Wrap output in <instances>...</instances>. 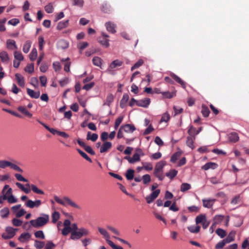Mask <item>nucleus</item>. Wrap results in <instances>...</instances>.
<instances>
[{
    "label": "nucleus",
    "instance_id": "1",
    "mask_svg": "<svg viewBox=\"0 0 249 249\" xmlns=\"http://www.w3.org/2000/svg\"><path fill=\"white\" fill-rule=\"evenodd\" d=\"M42 216L37 217L36 220H31L30 221L31 225L34 228H39L45 225L49 220L48 214L42 213Z\"/></svg>",
    "mask_w": 249,
    "mask_h": 249
},
{
    "label": "nucleus",
    "instance_id": "2",
    "mask_svg": "<svg viewBox=\"0 0 249 249\" xmlns=\"http://www.w3.org/2000/svg\"><path fill=\"white\" fill-rule=\"evenodd\" d=\"M166 164L165 161H160L156 164L154 169V175L160 181L163 180L164 178L163 175V168Z\"/></svg>",
    "mask_w": 249,
    "mask_h": 249
},
{
    "label": "nucleus",
    "instance_id": "3",
    "mask_svg": "<svg viewBox=\"0 0 249 249\" xmlns=\"http://www.w3.org/2000/svg\"><path fill=\"white\" fill-rule=\"evenodd\" d=\"M54 199L58 203L63 205L66 206L67 204L76 209H80V207L76 204L74 202L72 201L69 197L65 196L63 199L60 198L57 196H54Z\"/></svg>",
    "mask_w": 249,
    "mask_h": 249
},
{
    "label": "nucleus",
    "instance_id": "4",
    "mask_svg": "<svg viewBox=\"0 0 249 249\" xmlns=\"http://www.w3.org/2000/svg\"><path fill=\"white\" fill-rule=\"evenodd\" d=\"M89 233L88 230L84 228H81L78 230L72 231L71 233L70 239L72 240H78L83 236L88 235Z\"/></svg>",
    "mask_w": 249,
    "mask_h": 249
},
{
    "label": "nucleus",
    "instance_id": "5",
    "mask_svg": "<svg viewBox=\"0 0 249 249\" xmlns=\"http://www.w3.org/2000/svg\"><path fill=\"white\" fill-rule=\"evenodd\" d=\"M7 167H10L14 170L20 173H23V172L21 168L13 163L5 160H0V168L4 169Z\"/></svg>",
    "mask_w": 249,
    "mask_h": 249
},
{
    "label": "nucleus",
    "instance_id": "6",
    "mask_svg": "<svg viewBox=\"0 0 249 249\" xmlns=\"http://www.w3.org/2000/svg\"><path fill=\"white\" fill-rule=\"evenodd\" d=\"M195 221L196 224H201L204 229H206L210 224V221L207 220L205 214L197 215L196 217Z\"/></svg>",
    "mask_w": 249,
    "mask_h": 249
},
{
    "label": "nucleus",
    "instance_id": "7",
    "mask_svg": "<svg viewBox=\"0 0 249 249\" xmlns=\"http://www.w3.org/2000/svg\"><path fill=\"white\" fill-rule=\"evenodd\" d=\"M17 230L11 227H8L5 229L6 232L2 233V237L4 239H11L15 236Z\"/></svg>",
    "mask_w": 249,
    "mask_h": 249
},
{
    "label": "nucleus",
    "instance_id": "8",
    "mask_svg": "<svg viewBox=\"0 0 249 249\" xmlns=\"http://www.w3.org/2000/svg\"><path fill=\"white\" fill-rule=\"evenodd\" d=\"M109 36L104 33H102V36L98 38L99 42L103 46L107 48L109 46V40L107 38Z\"/></svg>",
    "mask_w": 249,
    "mask_h": 249
},
{
    "label": "nucleus",
    "instance_id": "9",
    "mask_svg": "<svg viewBox=\"0 0 249 249\" xmlns=\"http://www.w3.org/2000/svg\"><path fill=\"white\" fill-rule=\"evenodd\" d=\"M160 193L159 189L154 191L150 196L146 197V200L147 203L150 204L152 203L159 196Z\"/></svg>",
    "mask_w": 249,
    "mask_h": 249
},
{
    "label": "nucleus",
    "instance_id": "10",
    "mask_svg": "<svg viewBox=\"0 0 249 249\" xmlns=\"http://www.w3.org/2000/svg\"><path fill=\"white\" fill-rule=\"evenodd\" d=\"M41 204V201L40 200H36L33 201L31 200H28L26 202V206L30 208L34 207H38Z\"/></svg>",
    "mask_w": 249,
    "mask_h": 249
},
{
    "label": "nucleus",
    "instance_id": "11",
    "mask_svg": "<svg viewBox=\"0 0 249 249\" xmlns=\"http://www.w3.org/2000/svg\"><path fill=\"white\" fill-rule=\"evenodd\" d=\"M150 103V99L146 98L143 99L139 100L137 101V106L143 107H147Z\"/></svg>",
    "mask_w": 249,
    "mask_h": 249
},
{
    "label": "nucleus",
    "instance_id": "12",
    "mask_svg": "<svg viewBox=\"0 0 249 249\" xmlns=\"http://www.w3.org/2000/svg\"><path fill=\"white\" fill-rule=\"evenodd\" d=\"M203 206L205 208H211L216 201L215 199H203L202 200Z\"/></svg>",
    "mask_w": 249,
    "mask_h": 249
},
{
    "label": "nucleus",
    "instance_id": "13",
    "mask_svg": "<svg viewBox=\"0 0 249 249\" xmlns=\"http://www.w3.org/2000/svg\"><path fill=\"white\" fill-rule=\"evenodd\" d=\"M112 147V143L109 142H105L101 145L100 152L101 153L107 152Z\"/></svg>",
    "mask_w": 249,
    "mask_h": 249
},
{
    "label": "nucleus",
    "instance_id": "14",
    "mask_svg": "<svg viewBox=\"0 0 249 249\" xmlns=\"http://www.w3.org/2000/svg\"><path fill=\"white\" fill-rule=\"evenodd\" d=\"M107 31L112 34L116 33V25L111 22H107L105 24Z\"/></svg>",
    "mask_w": 249,
    "mask_h": 249
},
{
    "label": "nucleus",
    "instance_id": "15",
    "mask_svg": "<svg viewBox=\"0 0 249 249\" xmlns=\"http://www.w3.org/2000/svg\"><path fill=\"white\" fill-rule=\"evenodd\" d=\"M6 47L9 50H17L18 47L16 45V41L12 39H7L6 41Z\"/></svg>",
    "mask_w": 249,
    "mask_h": 249
},
{
    "label": "nucleus",
    "instance_id": "16",
    "mask_svg": "<svg viewBox=\"0 0 249 249\" xmlns=\"http://www.w3.org/2000/svg\"><path fill=\"white\" fill-rule=\"evenodd\" d=\"M31 237V235L29 232H24L20 234L18 237V240L21 242H25L28 241Z\"/></svg>",
    "mask_w": 249,
    "mask_h": 249
},
{
    "label": "nucleus",
    "instance_id": "17",
    "mask_svg": "<svg viewBox=\"0 0 249 249\" xmlns=\"http://www.w3.org/2000/svg\"><path fill=\"white\" fill-rule=\"evenodd\" d=\"M27 94L32 98L34 99H37L40 96V91H35L34 90L30 89H27Z\"/></svg>",
    "mask_w": 249,
    "mask_h": 249
},
{
    "label": "nucleus",
    "instance_id": "18",
    "mask_svg": "<svg viewBox=\"0 0 249 249\" xmlns=\"http://www.w3.org/2000/svg\"><path fill=\"white\" fill-rule=\"evenodd\" d=\"M121 128L126 132H133L136 130V128L134 125L131 124H126L121 126Z\"/></svg>",
    "mask_w": 249,
    "mask_h": 249
},
{
    "label": "nucleus",
    "instance_id": "19",
    "mask_svg": "<svg viewBox=\"0 0 249 249\" xmlns=\"http://www.w3.org/2000/svg\"><path fill=\"white\" fill-rule=\"evenodd\" d=\"M15 77L19 86L23 87L25 85L24 78L19 73H16Z\"/></svg>",
    "mask_w": 249,
    "mask_h": 249
},
{
    "label": "nucleus",
    "instance_id": "20",
    "mask_svg": "<svg viewBox=\"0 0 249 249\" xmlns=\"http://www.w3.org/2000/svg\"><path fill=\"white\" fill-rule=\"evenodd\" d=\"M170 76L173 79H174V80H175L183 88L185 89V83L183 80H182L178 76L174 73L171 74Z\"/></svg>",
    "mask_w": 249,
    "mask_h": 249
},
{
    "label": "nucleus",
    "instance_id": "21",
    "mask_svg": "<svg viewBox=\"0 0 249 249\" xmlns=\"http://www.w3.org/2000/svg\"><path fill=\"white\" fill-rule=\"evenodd\" d=\"M195 139V136H188L187 137L186 144L192 149H193L195 148L194 142Z\"/></svg>",
    "mask_w": 249,
    "mask_h": 249
},
{
    "label": "nucleus",
    "instance_id": "22",
    "mask_svg": "<svg viewBox=\"0 0 249 249\" xmlns=\"http://www.w3.org/2000/svg\"><path fill=\"white\" fill-rule=\"evenodd\" d=\"M217 166V165L215 163L209 162L202 166L201 168L204 170H207L209 169H214Z\"/></svg>",
    "mask_w": 249,
    "mask_h": 249
},
{
    "label": "nucleus",
    "instance_id": "23",
    "mask_svg": "<svg viewBox=\"0 0 249 249\" xmlns=\"http://www.w3.org/2000/svg\"><path fill=\"white\" fill-rule=\"evenodd\" d=\"M235 233V231H231L229 233L227 237L224 239V241L226 243V244L229 243L234 240Z\"/></svg>",
    "mask_w": 249,
    "mask_h": 249
},
{
    "label": "nucleus",
    "instance_id": "24",
    "mask_svg": "<svg viewBox=\"0 0 249 249\" xmlns=\"http://www.w3.org/2000/svg\"><path fill=\"white\" fill-rule=\"evenodd\" d=\"M57 46L59 49H65L69 47V43L67 41L61 39L58 41Z\"/></svg>",
    "mask_w": 249,
    "mask_h": 249
},
{
    "label": "nucleus",
    "instance_id": "25",
    "mask_svg": "<svg viewBox=\"0 0 249 249\" xmlns=\"http://www.w3.org/2000/svg\"><path fill=\"white\" fill-rule=\"evenodd\" d=\"M239 139L238 135L236 132H232L229 135V141L231 142L235 143L237 142L239 140Z\"/></svg>",
    "mask_w": 249,
    "mask_h": 249
},
{
    "label": "nucleus",
    "instance_id": "26",
    "mask_svg": "<svg viewBox=\"0 0 249 249\" xmlns=\"http://www.w3.org/2000/svg\"><path fill=\"white\" fill-rule=\"evenodd\" d=\"M182 154V152L181 151L175 152L171 158V162L175 163L177 160L181 157Z\"/></svg>",
    "mask_w": 249,
    "mask_h": 249
},
{
    "label": "nucleus",
    "instance_id": "27",
    "mask_svg": "<svg viewBox=\"0 0 249 249\" xmlns=\"http://www.w3.org/2000/svg\"><path fill=\"white\" fill-rule=\"evenodd\" d=\"M9 213V210L7 207H5L0 211V215L2 218H7Z\"/></svg>",
    "mask_w": 249,
    "mask_h": 249
},
{
    "label": "nucleus",
    "instance_id": "28",
    "mask_svg": "<svg viewBox=\"0 0 249 249\" xmlns=\"http://www.w3.org/2000/svg\"><path fill=\"white\" fill-rule=\"evenodd\" d=\"M197 225L189 226L187 229L191 232L197 233L199 232L200 230V226Z\"/></svg>",
    "mask_w": 249,
    "mask_h": 249
},
{
    "label": "nucleus",
    "instance_id": "29",
    "mask_svg": "<svg viewBox=\"0 0 249 249\" xmlns=\"http://www.w3.org/2000/svg\"><path fill=\"white\" fill-rule=\"evenodd\" d=\"M26 186H28L29 187L30 186L29 184H26ZM31 187L32 190L34 193H35L37 194L43 195L44 194V192L42 190L39 189L35 185H34V184L31 185Z\"/></svg>",
    "mask_w": 249,
    "mask_h": 249
},
{
    "label": "nucleus",
    "instance_id": "30",
    "mask_svg": "<svg viewBox=\"0 0 249 249\" xmlns=\"http://www.w3.org/2000/svg\"><path fill=\"white\" fill-rule=\"evenodd\" d=\"M98 136L96 133L91 134V132L89 131L87 134V140H91L92 142H95L98 139Z\"/></svg>",
    "mask_w": 249,
    "mask_h": 249
},
{
    "label": "nucleus",
    "instance_id": "31",
    "mask_svg": "<svg viewBox=\"0 0 249 249\" xmlns=\"http://www.w3.org/2000/svg\"><path fill=\"white\" fill-rule=\"evenodd\" d=\"M69 20L59 22L57 26V29L59 30H61L66 27L69 25Z\"/></svg>",
    "mask_w": 249,
    "mask_h": 249
},
{
    "label": "nucleus",
    "instance_id": "32",
    "mask_svg": "<svg viewBox=\"0 0 249 249\" xmlns=\"http://www.w3.org/2000/svg\"><path fill=\"white\" fill-rule=\"evenodd\" d=\"M176 94V91L173 92L165 91L162 92V95L165 98L171 99L173 97L175 96Z\"/></svg>",
    "mask_w": 249,
    "mask_h": 249
},
{
    "label": "nucleus",
    "instance_id": "33",
    "mask_svg": "<svg viewBox=\"0 0 249 249\" xmlns=\"http://www.w3.org/2000/svg\"><path fill=\"white\" fill-rule=\"evenodd\" d=\"M135 171L133 169H128L125 174V177L127 180H131L134 178Z\"/></svg>",
    "mask_w": 249,
    "mask_h": 249
},
{
    "label": "nucleus",
    "instance_id": "34",
    "mask_svg": "<svg viewBox=\"0 0 249 249\" xmlns=\"http://www.w3.org/2000/svg\"><path fill=\"white\" fill-rule=\"evenodd\" d=\"M224 216L222 215H216L213 218V222L216 225L220 224L224 219Z\"/></svg>",
    "mask_w": 249,
    "mask_h": 249
},
{
    "label": "nucleus",
    "instance_id": "35",
    "mask_svg": "<svg viewBox=\"0 0 249 249\" xmlns=\"http://www.w3.org/2000/svg\"><path fill=\"white\" fill-rule=\"evenodd\" d=\"M201 113L204 117H207L209 116V114L210 113V111L209 108L204 105H202V109H201Z\"/></svg>",
    "mask_w": 249,
    "mask_h": 249
},
{
    "label": "nucleus",
    "instance_id": "36",
    "mask_svg": "<svg viewBox=\"0 0 249 249\" xmlns=\"http://www.w3.org/2000/svg\"><path fill=\"white\" fill-rule=\"evenodd\" d=\"M32 42L30 40H27L23 45V51L25 53H28L31 47Z\"/></svg>",
    "mask_w": 249,
    "mask_h": 249
},
{
    "label": "nucleus",
    "instance_id": "37",
    "mask_svg": "<svg viewBox=\"0 0 249 249\" xmlns=\"http://www.w3.org/2000/svg\"><path fill=\"white\" fill-rule=\"evenodd\" d=\"M114 100V96L112 94H109L106 98V101L104 103V106L107 105L108 106H109L110 104Z\"/></svg>",
    "mask_w": 249,
    "mask_h": 249
},
{
    "label": "nucleus",
    "instance_id": "38",
    "mask_svg": "<svg viewBox=\"0 0 249 249\" xmlns=\"http://www.w3.org/2000/svg\"><path fill=\"white\" fill-rule=\"evenodd\" d=\"M129 98V95L127 94H124L123 95V98L120 102V107L122 108H123L124 107L125 104L128 101Z\"/></svg>",
    "mask_w": 249,
    "mask_h": 249
},
{
    "label": "nucleus",
    "instance_id": "39",
    "mask_svg": "<svg viewBox=\"0 0 249 249\" xmlns=\"http://www.w3.org/2000/svg\"><path fill=\"white\" fill-rule=\"evenodd\" d=\"M178 171L175 169H171L169 172L166 173V176L172 179L175 177L177 176Z\"/></svg>",
    "mask_w": 249,
    "mask_h": 249
},
{
    "label": "nucleus",
    "instance_id": "40",
    "mask_svg": "<svg viewBox=\"0 0 249 249\" xmlns=\"http://www.w3.org/2000/svg\"><path fill=\"white\" fill-rule=\"evenodd\" d=\"M24 71L28 73H32L34 71V66L33 63H28L25 67Z\"/></svg>",
    "mask_w": 249,
    "mask_h": 249
},
{
    "label": "nucleus",
    "instance_id": "41",
    "mask_svg": "<svg viewBox=\"0 0 249 249\" xmlns=\"http://www.w3.org/2000/svg\"><path fill=\"white\" fill-rule=\"evenodd\" d=\"M101 10L105 13H109L111 11V7L107 3H104L102 5Z\"/></svg>",
    "mask_w": 249,
    "mask_h": 249
},
{
    "label": "nucleus",
    "instance_id": "42",
    "mask_svg": "<svg viewBox=\"0 0 249 249\" xmlns=\"http://www.w3.org/2000/svg\"><path fill=\"white\" fill-rule=\"evenodd\" d=\"M140 160V155L137 153H135L132 158H131L129 160V163H134L136 162L139 161Z\"/></svg>",
    "mask_w": 249,
    "mask_h": 249
},
{
    "label": "nucleus",
    "instance_id": "43",
    "mask_svg": "<svg viewBox=\"0 0 249 249\" xmlns=\"http://www.w3.org/2000/svg\"><path fill=\"white\" fill-rule=\"evenodd\" d=\"M60 218V214L59 212L54 211L52 215V222L55 223Z\"/></svg>",
    "mask_w": 249,
    "mask_h": 249
},
{
    "label": "nucleus",
    "instance_id": "44",
    "mask_svg": "<svg viewBox=\"0 0 249 249\" xmlns=\"http://www.w3.org/2000/svg\"><path fill=\"white\" fill-rule=\"evenodd\" d=\"M14 57L16 60H17L19 61L23 60L24 57H23V56L21 52H20L19 51H15L14 52Z\"/></svg>",
    "mask_w": 249,
    "mask_h": 249
},
{
    "label": "nucleus",
    "instance_id": "45",
    "mask_svg": "<svg viewBox=\"0 0 249 249\" xmlns=\"http://www.w3.org/2000/svg\"><path fill=\"white\" fill-rule=\"evenodd\" d=\"M37 52L36 48H33L30 54V59L31 61H34L37 57Z\"/></svg>",
    "mask_w": 249,
    "mask_h": 249
},
{
    "label": "nucleus",
    "instance_id": "46",
    "mask_svg": "<svg viewBox=\"0 0 249 249\" xmlns=\"http://www.w3.org/2000/svg\"><path fill=\"white\" fill-rule=\"evenodd\" d=\"M0 58L2 61H7L9 59L8 54L6 52L2 51L0 53Z\"/></svg>",
    "mask_w": 249,
    "mask_h": 249
},
{
    "label": "nucleus",
    "instance_id": "47",
    "mask_svg": "<svg viewBox=\"0 0 249 249\" xmlns=\"http://www.w3.org/2000/svg\"><path fill=\"white\" fill-rule=\"evenodd\" d=\"M77 151L79 153V154L85 159H86L87 160L89 161L90 163H91L92 160L88 156V155L85 153L84 152L82 151L81 150L79 149H77Z\"/></svg>",
    "mask_w": 249,
    "mask_h": 249
},
{
    "label": "nucleus",
    "instance_id": "48",
    "mask_svg": "<svg viewBox=\"0 0 249 249\" xmlns=\"http://www.w3.org/2000/svg\"><path fill=\"white\" fill-rule=\"evenodd\" d=\"M45 245V243L43 241L36 240L35 241L34 246L37 249H41Z\"/></svg>",
    "mask_w": 249,
    "mask_h": 249
},
{
    "label": "nucleus",
    "instance_id": "49",
    "mask_svg": "<svg viewBox=\"0 0 249 249\" xmlns=\"http://www.w3.org/2000/svg\"><path fill=\"white\" fill-rule=\"evenodd\" d=\"M215 233L222 238L226 235V231L220 228L217 229L215 231Z\"/></svg>",
    "mask_w": 249,
    "mask_h": 249
},
{
    "label": "nucleus",
    "instance_id": "50",
    "mask_svg": "<svg viewBox=\"0 0 249 249\" xmlns=\"http://www.w3.org/2000/svg\"><path fill=\"white\" fill-rule=\"evenodd\" d=\"M98 230L99 232L104 236L106 239L107 238H110L109 235L106 230L100 227H99Z\"/></svg>",
    "mask_w": 249,
    "mask_h": 249
},
{
    "label": "nucleus",
    "instance_id": "51",
    "mask_svg": "<svg viewBox=\"0 0 249 249\" xmlns=\"http://www.w3.org/2000/svg\"><path fill=\"white\" fill-rule=\"evenodd\" d=\"M191 188V185L190 184L187 183H183L181 185L180 191L182 192H184Z\"/></svg>",
    "mask_w": 249,
    "mask_h": 249
},
{
    "label": "nucleus",
    "instance_id": "52",
    "mask_svg": "<svg viewBox=\"0 0 249 249\" xmlns=\"http://www.w3.org/2000/svg\"><path fill=\"white\" fill-rule=\"evenodd\" d=\"M84 1L83 0H72V5L76 6L80 8L83 6Z\"/></svg>",
    "mask_w": 249,
    "mask_h": 249
},
{
    "label": "nucleus",
    "instance_id": "53",
    "mask_svg": "<svg viewBox=\"0 0 249 249\" xmlns=\"http://www.w3.org/2000/svg\"><path fill=\"white\" fill-rule=\"evenodd\" d=\"M143 169L146 171H151L153 169V165L150 162H142Z\"/></svg>",
    "mask_w": 249,
    "mask_h": 249
},
{
    "label": "nucleus",
    "instance_id": "54",
    "mask_svg": "<svg viewBox=\"0 0 249 249\" xmlns=\"http://www.w3.org/2000/svg\"><path fill=\"white\" fill-rule=\"evenodd\" d=\"M6 196V200H7L9 203H14L18 202V199L15 198L13 195H11L9 196Z\"/></svg>",
    "mask_w": 249,
    "mask_h": 249
},
{
    "label": "nucleus",
    "instance_id": "55",
    "mask_svg": "<svg viewBox=\"0 0 249 249\" xmlns=\"http://www.w3.org/2000/svg\"><path fill=\"white\" fill-rule=\"evenodd\" d=\"M35 236L37 238L45 239V235L42 231H38L35 232Z\"/></svg>",
    "mask_w": 249,
    "mask_h": 249
},
{
    "label": "nucleus",
    "instance_id": "56",
    "mask_svg": "<svg viewBox=\"0 0 249 249\" xmlns=\"http://www.w3.org/2000/svg\"><path fill=\"white\" fill-rule=\"evenodd\" d=\"M71 227H64L63 229L62 230V234L64 236L67 235L70 232L71 233Z\"/></svg>",
    "mask_w": 249,
    "mask_h": 249
},
{
    "label": "nucleus",
    "instance_id": "57",
    "mask_svg": "<svg viewBox=\"0 0 249 249\" xmlns=\"http://www.w3.org/2000/svg\"><path fill=\"white\" fill-rule=\"evenodd\" d=\"M12 224L14 226L18 227L22 225V221L18 218H13L12 220Z\"/></svg>",
    "mask_w": 249,
    "mask_h": 249
},
{
    "label": "nucleus",
    "instance_id": "58",
    "mask_svg": "<svg viewBox=\"0 0 249 249\" xmlns=\"http://www.w3.org/2000/svg\"><path fill=\"white\" fill-rule=\"evenodd\" d=\"M123 118V116H119L116 119L114 124V128L115 129H117L118 128L120 124L122 123Z\"/></svg>",
    "mask_w": 249,
    "mask_h": 249
},
{
    "label": "nucleus",
    "instance_id": "59",
    "mask_svg": "<svg viewBox=\"0 0 249 249\" xmlns=\"http://www.w3.org/2000/svg\"><path fill=\"white\" fill-rule=\"evenodd\" d=\"M142 179L144 184H147L151 181L150 176L148 174H146L142 177Z\"/></svg>",
    "mask_w": 249,
    "mask_h": 249
},
{
    "label": "nucleus",
    "instance_id": "60",
    "mask_svg": "<svg viewBox=\"0 0 249 249\" xmlns=\"http://www.w3.org/2000/svg\"><path fill=\"white\" fill-rule=\"evenodd\" d=\"M88 45H89V43L87 42H82L79 43L78 44L77 46H78V49L80 51H82L84 49H85L86 47H87L88 46Z\"/></svg>",
    "mask_w": 249,
    "mask_h": 249
},
{
    "label": "nucleus",
    "instance_id": "61",
    "mask_svg": "<svg viewBox=\"0 0 249 249\" xmlns=\"http://www.w3.org/2000/svg\"><path fill=\"white\" fill-rule=\"evenodd\" d=\"M45 11L49 14L52 13L53 12V6L51 3H49L44 7Z\"/></svg>",
    "mask_w": 249,
    "mask_h": 249
},
{
    "label": "nucleus",
    "instance_id": "62",
    "mask_svg": "<svg viewBox=\"0 0 249 249\" xmlns=\"http://www.w3.org/2000/svg\"><path fill=\"white\" fill-rule=\"evenodd\" d=\"M15 177L16 178V179L20 181H23L27 182H28V180L24 178L21 175L19 174H15Z\"/></svg>",
    "mask_w": 249,
    "mask_h": 249
},
{
    "label": "nucleus",
    "instance_id": "63",
    "mask_svg": "<svg viewBox=\"0 0 249 249\" xmlns=\"http://www.w3.org/2000/svg\"><path fill=\"white\" fill-rule=\"evenodd\" d=\"M188 133L189 136H195L196 135V129L193 126H191L188 131Z\"/></svg>",
    "mask_w": 249,
    "mask_h": 249
},
{
    "label": "nucleus",
    "instance_id": "64",
    "mask_svg": "<svg viewBox=\"0 0 249 249\" xmlns=\"http://www.w3.org/2000/svg\"><path fill=\"white\" fill-rule=\"evenodd\" d=\"M200 208L196 206H191L188 207V210L190 212L197 213L199 212Z\"/></svg>",
    "mask_w": 249,
    "mask_h": 249
}]
</instances>
